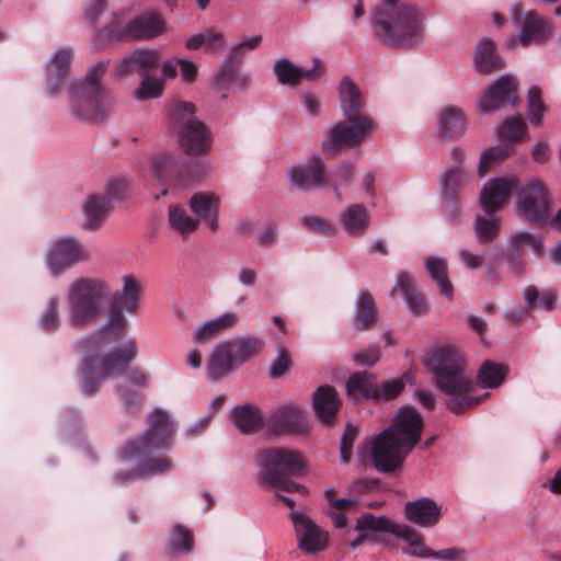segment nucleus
I'll list each match as a JSON object with an SVG mask.
<instances>
[{"label": "nucleus", "mask_w": 561, "mask_h": 561, "mask_svg": "<svg viewBox=\"0 0 561 561\" xmlns=\"http://www.w3.org/2000/svg\"><path fill=\"white\" fill-rule=\"evenodd\" d=\"M142 289V284L136 276H124L121 290L112 296L113 311L108 320L93 333L78 340L76 346L83 356L79 382L85 396L95 394L102 380L113 375L126 374L129 364L137 357L138 346L135 340H129L111 352L105 351L123 336L126 324L122 312H137Z\"/></svg>", "instance_id": "obj_1"}, {"label": "nucleus", "mask_w": 561, "mask_h": 561, "mask_svg": "<svg viewBox=\"0 0 561 561\" xmlns=\"http://www.w3.org/2000/svg\"><path fill=\"white\" fill-rule=\"evenodd\" d=\"M423 365L433 376L435 387L448 397L446 407L455 414L463 413L490 396L489 392L482 396L470 394L474 382L466 374L465 358L451 344L431 347L423 358Z\"/></svg>", "instance_id": "obj_2"}, {"label": "nucleus", "mask_w": 561, "mask_h": 561, "mask_svg": "<svg viewBox=\"0 0 561 561\" xmlns=\"http://www.w3.org/2000/svg\"><path fill=\"white\" fill-rule=\"evenodd\" d=\"M423 417L413 407H402L391 426L378 434L371 446L373 462L378 471L389 473L403 462L417 444Z\"/></svg>", "instance_id": "obj_3"}, {"label": "nucleus", "mask_w": 561, "mask_h": 561, "mask_svg": "<svg viewBox=\"0 0 561 561\" xmlns=\"http://www.w3.org/2000/svg\"><path fill=\"white\" fill-rule=\"evenodd\" d=\"M173 423L168 413L156 408L149 417V426L145 434L126 443L121 448V459H137L142 477L165 473L172 470L173 463L168 457L151 458L150 456L165 449L172 438Z\"/></svg>", "instance_id": "obj_4"}, {"label": "nucleus", "mask_w": 561, "mask_h": 561, "mask_svg": "<svg viewBox=\"0 0 561 561\" xmlns=\"http://www.w3.org/2000/svg\"><path fill=\"white\" fill-rule=\"evenodd\" d=\"M108 60L93 65L87 71L84 79L73 82L69 88L71 115L83 122H101L106 115V95L102 85L103 76L108 67Z\"/></svg>", "instance_id": "obj_5"}, {"label": "nucleus", "mask_w": 561, "mask_h": 561, "mask_svg": "<svg viewBox=\"0 0 561 561\" xmlns=\"http://www.w3.org/2000/svg\"><path fill=\"white\" fill-rule=\"evenodd\" d=\"M108 296L107 284L99 278L81 277L69 285L67 321L71 327H85L96 321L104 311Z\"/></svg>", "instance_id": "obj_6"}, {"label": "nucleus", "mask_w": 561, "mask_h": 561, "mask_svg": "<svg viewBox=\"0 0 561 561\" xmlns=\"http://www.w3.org/2000/svg\"><path fill=\"white\" fill-rule=\"evenodd\" d=\"M388 11H393L391 18L382 15L376 18L374 25L378 37L386 45L393 47L414 46L422 35V18L413 5H401L396 8L399 0H381Z\"/></svg>", "instance_id": "obj_7"}, {"label": "nucleus", "mask_w": 561, "mask_h": 561, "mask_svg": "<svg viewBox=\"0 0 561 561\" xmlns=\"http://www.w3.org/2000/svg\"><path fill=\"white\" fill-rule=\"evenodd\" d=\"M170 123L176 129L179 144L187 154L198 156L209 151L211 135L207 126L195 118V105L175 101L169 105Z\"/></svg>", "instance_id": "obj_8"}, {"label": "nucleus", "mask_w": 561, "mask_h": 561, "mask_svg": "<svg viewBox=\"0 0 561 561\" xmlns=\"http://www.w3.org/2000/svg\"><path fill=\"white\" fill-rule=\"evenodd\" d=\"M165 32V23L156 12H146L124 25V13H113L112 21L94 37L96 45L107 41L156 38Z\"/></svg>", "instance_id": "obj_9"}, {"label": "nucleus", "mask_w": 561, "mask_h": 561, "mask_svg": "<svg viewBox=\"0 0 561 561\" xmlns=\"http://www.w3.org/2000/svg\"><path fill=\"white\" fill-rule=\"evenodd\" d=\"M262 480L270 486L280 485L288 478L305 474V460L300 451L288 448L268 447L256 455Z\"/></svg>", "instance_id": "obj_10"}, {"label": "nucleus", "mask_w": 561, "mask_h": 561, "mask_svg": "<svg viewBox=\"0 0 561 561\" xmlns=\"http://www.w3.org/2000/svg\"><path fill=\"white\" fill-rule=\"evenodd\" d=\"M516 210L525 222L543 227L550 220V198L545 183L538 179H527L518 187Z\"/></svg>", "instance_id": "obj_11"}, {"label": "nucleus", "mask_w": 561, "mask_h": 561, "mask_svg": "<svg viewBox=\"0 0 561 561\" xmlns=\"http://www.w3.org/2000/svg\"><path fill=\"white\" fill-rule=\"evenodd\" d=\"M191 163L172 156H156L151 159V173L157 181L160 193L156 198L168 195L172 191H181L190 185L192 172Z\"/></svg>", "instance_id": "obj_12"}, {"label": "nucleus", "mask_w": 561, "mask_h": 561, "mask_svg": "<svg viewBox=\"0 0 561 561\" xmlns=\"http://www.w3.org/2000/svg\"><path fill=\"white\" fill-rule=\"evenodd\" d=\"M346 121L336 122L323 141V150L335 154L341 147L360 145L373 131L374 122L367 115L345 116Z\"/></svg>", "instance_id": "obj_13"}, {"label": "nucleus", "mask_w": 561, "mask_h": 561, "mask_svg": "<svg viewBox=\"0 0 561 561\" xmlns=\"http://www.w3.org/2000/svg\"><path fill=\"white\" fill-rule=\"evenodd\" d=\"M511 18L517 28V41L523 46L538 45L547 42L553 32V23L535 10L523 11L522 4L511 5Z\"/></svg>", "instance_id": "obj_14"}, {"label": "nucleus", "mask_w": 561, "mask_h": 561, "mask_svg": "<svg viewBox=\"0 0 561 561\" xmlns=\"http://www.w3.org/2000/svg\"><path fill=\"white\" fill-rule=\"evenodd\" d=\"M518 102L517 80L510 75H503L481 96L479 108L482 114H490L507 105L515 106Z\"/></svg>", "instance_id": "obj_15"}, {"label": "nucleus", "mask_w": 561, "mask_h": 561, "mask_svg": "<svg viewBox=\"0 0 561 561\" xmlns=\"http://www.w3.org/2000/svg\"><path fill=\"white\" fill-rule=\"evenodd\" d=\"M88 256V251L75 238L67 236L51 245L46 262L49 270L57 275Z\"/></svg>", "instance_id": "obj_16"}, {"label": "nucleus", "mask_w": 561, "mask_h": 561, "mask_svg": "<svg viewBox=\"0 0 561 561\" xmlns=\"http://www.w3.org/2000/svg\"><path fill=\"white\" fill-rule=\"evenodd\" d=\"M517 190L518 182L513 178H492L481 190L480 206L486 215L492 216L504 208Z\"/></svg>", "instance_id": "obj_17"}, {"label": "nucleus", "mask_w": 561, "mask_h": 561, "mask_svg": "<svg viewBox=\"0 0 561 561\" xmlns=\"http://www.w3.org/2000/svg\"><path fill=\"white\" fill-rule=\"evenodd\" d=\"M291 522L298 539V548L307 554L323 551L328 545V536L305 513L293 512Z\"/></svg>", "instance_id": "obj_18"}, {"label": "nucleus", "mask_w": 561, "mask_h": 561, "mask_svg": "<svg viewBox=\"0 0 561 561\" xmlns=\"http://www.w3.org/2000/svg\"><path fill=\"white\" fill-rule=\"evenodd\" d=\"M72 54L66 48H59L50 57L46 67L45 84L50 98L57 96L65 87L71 67Z\"/></svg>", "instance_id": "obj_19"}, {"label": "nucleus", "mask_w": 561, "mask_h": 561, "mask_svg": "<svg viewBox=\"0 0 561 561\" xmlns=\"http://www.w3.org/2000/svg\"><path fill=\"white\" fill-rule=\"evenodd\" d=\"M274 73L280 84L297 85L302 79L316 81L323 75V66L320 59H313L311 69L295 66L288 58H282L274 64Z\"/></svg>", "instance_id": "obj_20"}, {"label": "nucleus", "mask_w": 561, "mask_h": 561, "mask_svg": "<svg viewBox=\"0 0 561 561\" xmlns=\"http://www.w3.org/2000/svg\"><path fill=\"white\" fill-rule=\"evenodd\" d=\"M160 51L150 48H137L127 54L116 68L118 77L129 72H137L139 76L150 75L159 67Z\"/></svg>", "instance_id": "obj_21"}, {"label": "nucleus", "mask_w": 561, "mask_h": 561, "mask_svg": "<svg viewBox=\"0 0 561 561\" xmlns=\"http://www.w3.org/2000/svg\"><path fill=\"white\" fill-rule=\"evenodd\" d=\"M289 181L298 190L322 187L325 183L323 161L319 156H311L305 165L290 169Z\"/></svg>", "instance_id": "obj_22"}, {"label": "nucleus", "mask_w": 561, "mask_h": 561, "mask_svg": "<svg viewBox=\"0 0 561 561\" xmlns=\"http://www.w3.org/2000/svg\"><path fill=\"white\" fill-rule=\"evenodd\" d=\"M266 426L276 435L293 434L302 432L307 426V421L301 409L283 407L270 415Z\"/></svg>", "instance_id": "obj_23"}, {"label": "nucleus", "mask_w": 561, "mask_h": 561, "mask_svg": "<svg viewBox=\"0 0 561 561\" xmlns=\"http://www.w3.org/2000/svg\"><path fill=\"white\" fill-rule=\"evenodd\" d=\"M404 515L410 523L428 528L439 522L442 507L430 497H421L405 503Z\"/></svg>", "instance_id": "obj_24"}, {"label": "nucleus", "mask_w": 561, "mask_h": 561, "mask_svg": "<svg viewBox=\"0 0 561 561\" xmlns=\"http://www.w3.org/2000/svg\"><path fill=\"white\" fill-rule=\"evenodd\" d=\"M190 208L198 224L205 221L211 231L218 228L219 198L215 194L195 193L190 199Z\"/></svg>", "instance_id": "obj_25"}, {"label": "nucleus", "mask_w": 561, "mask_h": 561, "mask_svg": "<svg viewBox=\"0 0 561 561\" xmlns=\"http://www.w3.org/2000/svg\"><path fill=\"white\" fill-rule=\"evenodd\" d=\"M312 405L318 419L331 424L341 407L335 388L329 385L320 386L313 394Z\"/></svg>", "instance_id": "obj_26"}, {"label": "nucleus", "mask_w": 561, "mask_h": 561, "mask_svg": "<svg viewBox=\"0 0 561 561\" xmlns=\"http://www.w3.org/2000/svg\"><path fill=\"white\" fill-rule=\"evenodd\" d=\"M378 320V310L373 295L367 290L358 293L353 316L354 325L360 331L370 330Z\"/></svg>", "instance_id": "obj_27"}, {"label": "nucleus", "mask_w": 561, "mask_h": 561, "mask_svg": "<svg viewBox=\"0 0 561 561\" xmlns=\"http://www.w3.org/2000/svg\"><path fill=\"white\" fill-rule=\"evenodd\" d=\"M369 221L368 210L363 204L348 205L340 216V225L348 236L365 233Z\"/></svg>", "instance_id": "obj_28"}, {"label": "nucleus", "mask_w": 561, "mask_h": 561, "mask_svg": "<svg viewBox=\"0 0 561 561\" xmlns=\"http://www.w3.org/2000/svg\"><path fill=\"white\" fill-rule=\"evenodd\" d=\"M234 364L243 365L262 350L264 341L256 336H238L225 342Z\"/></svg>", "instance_id": "obj_29"}, {"label": "nucleus", "mask_w": 561, "mask_h": 561, "mask_svg": "<svg viewBox=\"0 0 561 561\" xmlns=\"http://www.w3.org/2000/svg\"><path fill=\"white\" fill-rule=\"evenodd\" d=\"M424 266L439 293L451 300L454 298V287L448 277L446 259L435 255L427 256L424 259Z\"/></svg>", "instance_id": "obj_30"}, {"label": "nucleus", "mask_w": 561, "mask_h": 561, "mask_svg": "<svg viewBox=\"0 0 561 561\" xmlns=\"http://www.w3.org/2000/svg\"><path fill=\"white\" fill-rule=\"evenodd\" d=\"M346 391L348 397L355 401L363 398L375 399L378 397V385L373 374L355 373L346 380Z\"/></svg>", "instance_id": "obj_31"}, {"label": "nucleus", "mask_w": 561, "mask_h": 561, "mask_svg": "<svg viewBox=\"0 0 561 561\" xmlns=\"http://www.w3.org/2000/svg\"><path fill=\"white\" fill-rule=\"evenodd\" d=\"M474 65L477 70L482 73H490L504 68V61L496 53V46L491 39L483 38L478 43L474 53Z\"/></svg>", "instance_id": "obj_32"}, {"label": "nucleus", "mask_w": 561, "mask_h": 561, "mask_svg": "<svg viewBox=\"0 0 561 561\" xmlns=\"http://www.w3.org/2000/svg\"><path fill=\"white\" fill-rule=\"evenodd\" d=\"M339 100L344 116L364 115L360 91L350 77H344L340 82Z\"/></svg>", "instance_id": "obj_33"}, {"label": "nucleus", "mask_w": 561, "mask_h": 561, "mask_svg": "<svg viewBox=\"0 0 561 561\" xmlns=\"http://www.w3.org/2000/svg\"><path fill=\"white\" fill-rule=\"evenodd\" d=\"M233 365L234 362L227 345L221 342L214 346L207 359L208 376L213 380H218L229 374Z\"/></svg>", "instance_id": "obj_34"}, {"label": "nucleus", "mask_w": 561, "mask_h": 561, "mask_svg": "<svg viewBox=\"0 0 561 561\" xmlns=\"http://www.w3.org/2000/svg\"><path fill=\"white\" fill-rule=\"evenodd\" d=\"M400 290L410 311L414 314H422L426 309V302L422 295H420L413 286V280L410 274L400 273L397 277V284L391 290L393 295Z\"/></svg>", "instance_id": "obj_35"}, {"label": "nucleus", "mask_w": 561, "mask_h": 561, "mask_svg": "<svg viewBox=\"0 0 561 561\" xmlns=\"http://www.w3.org/2000/svg\"><path fill=\"white\" fill-rule=\"evenodd\" d=\"M439 134L445 138H456L466 130L465 114L461 108L449 106L439 115Z\"/></svg>", "instance_id": "obj_36"}, {"label": "nucleus", "mask_w": 561, "mask_h": 561, "mask_svg": "<svg viewBox=\"0 0 561 561\" xmlns=\"http://www.w3.org/2000/svg\"><path fill=\"white\" fill-rule=\"evenodd\" d=\"M111 208V201L104 195H92L88 198L84 208V225L88 229H98L105 220Z\"/></svg>", "instance_id": "obj_37"}, {"label": "nucleus", "mask_w": 561, "mask_h": 561, "mask_svg": "<svg viewBox=\"0 0 561 561\" xmlns=\"http://www.w3.org/2000/svg\"><path fill=\"white\" fill-rule=\"evenodd\" d=\"M507 367L492 360H485L477 374V385L481 389L499 388L507 376Z\"/></svg>", "instance_id": "obj_38"}, {"label": "nucleus", "mask_w": 561, "mask_h": 561, "mask_svg": "<svg viewBox=\"0 0 561 561\" xmlns=\"http://www.w3.org/2000/svg\"><path fill=\"white\" fill-rule=\"evenodd\" d=\"M394 536L409 545V548L403 549L404 553L423 559L433 558L434 550L425 545L421 534L408 525L399 524Z\"/></svg>", "instance_id": "obj_39"}, {"label": "nucleus", "mask_w": 561, "mask_h": 561, "mask_svg": "<svg viewBox=\"0 0 561 561\" xmlns=\"http://www.w3.org/2000/svg\"><path fill=\"white\" fill-rule=\"evenodd\" d=\"M169 225L173 231L182 238H187L198 227V218L191 216L187 209L181 205H171L168 211Z\"/></svg>", "instance_id": "obj_40"}, {"label": "nucleus", "mask_w": 561, "mask_h": 561, "mask_svg": "<svg viewBox=\"0 0 561 561\" xmlns=\"http://www.w3.org/2000/svg\"><path fill=\"white\" fill-rule=\"evenodd\" d=\"M231 420L236 427L244 434L253 433L262 427L260 410L251 405H238L231 411Z\"/></svg>", "instance_id": "obj_41"}, {"label": "nucleus", "mask_w": 561, "mask_h": 561, "mask_svg": "<svg viewBox=\"0 0 561 561\" xmlns=\"http://www.w3.org/2000/svg\"><path fill=\"white\" fill-rule=\"evenodd\" d=\"M188 50L203 48L206 51L221 53L224 50V36L219 32L206 30L191 36L185 44Z\"/></svg>", "instance_id": "obj_42"}, {"label": "nucleus", "mask_w": 561, "mask_h": 561, "mask_svg": "<svg viewBox=\"0 0 561 561\" xmlns=\"http://www.w3.org/2000/svg\"><path fill=\"white\" fill-rule=\"evenodd\" d=\"M513 152L511 144L493 146L485 149L481 156L478 164V175L483 178L496 163H500Z\"/></svg>", "instance_id": "obj_43"}, {"label": "nucleus", "mask_w": 561, "mask_h": 561, "mask_svg": "<svg viewBox=\"0 0 561 561\" xmlns=\"http://www.w3.org/2000/svg\"><path fill=\"white\" fill-rule=\"evenodd\" d=\"M398 526L399 524L392 522L386 516L376 517L375 515L367 513L357 518L355 529L367 534L381 531L389 533L394 536Z\"/></svg>", "instance_id": "obj_44"}, {"label": "nucleus", "mask_w": 561, "mask_h": 561, "mask_svg": "<svg viewBox=\"0 0 561 561\" xmlns=\"http://www.w3.org/2000/svg\"><path fill=\"white\" fill-rule=\"evenodd\" d=\"M468 175L461 169L447 168L440 179V196H460L459 190L465 185Z\"/></svg>", "instance_id": "obj_45"}, {"label": "nucleus", "mask_w": 561, "mask_h": 561, "mask_svg": "<svg viewBox=\"0 0 561 561\" xmlns=\"http://www.w3.org/2000/svg\"><path fill=\"white\" fill-rule=\"evenodd\" d=\"M60 324L59 300L56 297H51L38 318V328L45 333H54L58 331Z\"/></svg>", "instance_id": "obj_46"}, {"label": "nucleus", "mask_w": 561, "mask_h": 561, "mask_svg": "<svg viewBox=\"0 0 561 561\" xmlns=\"http://www.w3.org/2000/svg\"><path fill=\"white\" fill-rule=\"evenodd\" d=\"M163 88V78H158L153 73L141 76L140 84L134 91V98L139 101L157 99L162 95Z\"/></svg>", "instance_id": "obj_47"}, {"label": "nucleus", "mask_w": 561, "mask_h": 561, "mask_svg": "<svg viewBox=\"0 0 561 561\" xmlns=\"http://www.w3.org/2000/svg\"><path fill=\"white\" fill-rule=\"evenodd\" d=\"M524 298L530 309L549 311L554 306V296L551 291L539 293L535 286H528L524 290Z\"/></svg>", "instance_id": "obj_48"}, {"label": "nucleus", "mask_w": 561, "mask_h": 561, "mask_svg": "<svg viewBox=\"0 0 561 561\" xmlns=\"http://www.w3.org/2000/svg\"><path fill=\"white\" fill-rule=\"evenodd\" d=\"M527 118L529 123L533 125H540L543 113L546 112V106L541 101V91L538 87H530L527 95Z\"/></svg>", "instance_id": "obj_49"}, {"label": "nucleus", "mask_w": 561, "mask_h": 561, "mask_svg": "<svg viewBox=\"0 0 561 561\" xmlns=\"http://www.w3.org/2000/svg\"><path fill=\"white\" fill-rule=\"evenodd\" d=\"M500 222L495 218L478 216L474 221V232L479 242L493 241L499 233Z\"/></svg>", "instance_id": "obj_50"}, {"label": "nucleus", "mask_w": 561, "mask_h": 561, "mask_svg": "<svg viewBox=\"0 0 561 561\" xmlns=\"http://www.w3.org/2000/svg\"><path fill=\"white\" fill-rule=\"evenodd\" d=\"M170 549L174 552L188 553L193 549V534L184 526H174L171 538Z\"/></svg>", "instance_id": "obj_51"}, {"label": "nucleus", "mask_w": 561, "mask_h": 561, "mask_svg": "<svg viewBox=\"0 0 561 561\" xmlns=\"http://www.w3.org/2000/svg\"><path fill=\"white\" fill-rule=\"evenodd\" d=\"M527 135V126L520 117H513L503 123L499 129L502 139L517 141Z\"/></svg>", "instance_id": "obj_52"}, {"label": "nucleus", "mask_w": 561, "mask_h": 561, "mask_svg": "<svg viewBox=\"0 0 561 561\" xmlns=\"http://www.w3.org/2000/svg\"><path fill=\"white\" fill-rule=\"evenodd\" d=\"M412 374L405 373L400 379H394L378 386V397L376 399L392 400L397 398L404 389L405 382L412 381Z\"/></svg>", "instance_id": "obj_53"}, {"label": "nucleus", "mask_w": 561, "mask_h": 561, "mask_svg": "<svg viewBox=\"0 0 561 561\" xmlns=\"http://www.w3.org/2000/svg\"><path fill=\"white\" fill-rule=\"evenodd\" d=\"M356 502L352 499H339L332 503V510L329 513L330 518L337 528L347 525V518L344 512L355 508Z\"/></svg>", "instance_id": "obj_54"}, {"label": "nucleus", "mask_w": 561, "mask_h": 561, "mask_svg": "<svg viewBox=\"0 0 561 561\" xmlns=\"http://www.w3.org/2000/svg\"><path fill=\"white\" fill-rule=\"evenodd\" d=\"M291 366V358L290 354L288 353L287 348L284 344H278L277 346V357L273 362L271 368H270V376L272 378H279L282 377Z\"/></svg>", "instance_id": "obj_55"}, {"label": "nucleus", "mask_w": 561, "mask_h": 561, "mask_svg": "<svg viewBox=\"0 0 561 561\" xmlns=\"http://www.w3.org/2000/svg\"><path fill=\"white\" fill-rule=\"evenodd\" d=\"M119 401L128 414H136L142 405V398L139 393L128 390L126 387L117 388Z\"/></svg>", "instance_id": "obj_56"}, {"label": "nucleus", "mask_w": 561, "mask_h": 561, "mask_svg": "<svg viewBox=\"0 0 561 561\" xmlns=\"http://www.w3.org/2000/svg\"><path fill=\"white\" fill-rule=\"evenodd\" d=\"M357 436V427L347 424L341 437L340 457L342 463H348L352 457L353 444Z\"/></svg>", "instance_id": "obj_57"}, {"label": "nucleus", "mask_w": 561, "mask_h": 561, "mask_svg": "<svg viewBox=\"0 0 561 561\" xmlns=\"http://www.w3.org/2000/svg\"><path fill=\"white\" fill-rule=\"evenodd\" d=\"M300 222L305 229L316 234L329 236L333 231L332 225L320 216H305L300 219Z\"/></svg>", "instance_id": "obj_58"}, {"label": "nucleus", "mask_w": 561, "mask_h": 561, "mask_svg": "<svg viewBox=\"0 0 561 561\" xmlns=\"http://www.w3.org/2000/svg\"><path fill=\"white\" fill-rule=\"evenodd\" d=\"M106 9L105 0H90L84 9V20L88 21L91 26L96 27L100 16L104 14Z\"/></svg>", "instance_id": "obj_59"}, {"label": "nucleus", "mask_w": 561, "mask_h": 561, "mask_svg": "<svg viewBox=\"0 0 561 561\" xmlns=\"http://www.w3.org/2000/svg\"><path fill=\"white\" fill-rule=\"evenodd\" d=\"M433 559L439 561H467L469 559V552L465 548L451 547L434 550Z\"/></svg>", "instance_id": "obj_60"}, {"label": "nucleus", "mask_w": 561, "mask_h": 561, "mask_svg": "<svg viewBox=\"0 0 561 561\" xmlns=\"http://www.w3.org/2000/svg\"><path fill=\"white\" fill-rule=\"evenodd\" d=\"M460 196H440L442 208L444 216L450 220L456 221L461 217V208L459 206Z\"/></svg>", "instance_id": "obj_61"}, {"label": "nucleus", "mask_w": 561, "mask_h": 561, "mask_svg": "<svg viewBox=\"0 0 561 561\" xmlns=\"http://www.w3.org/2000/svg\"><path fill=\"white\" fill-rule=\"evenodd\" d=\"M220 333L216 329L214 322L210 320L205 321L198 325L193 332V340L199 344H206L215 339Z\"/></svg>", "instance_id": "obj_62"}, {"label": "nucleus", "mask_w": 561, "mask_h": 561, "mask_svg": "<svg viewBox=\"0 0 561 561\" xmlns=\"http://www.w3.org/2000/svg\"><path fill=\"white\" fill-rule=\"evenodd\" d=\"M380 357L379 350L375 346H369L360 352L354 354L353 359L360 366H374Z\"/></svg>", "instance_id": "obj_63"}, {"label": "nucleus", "mask_w": 561, "mask_h": 561, "mask_svg": "<svg viewBox=\"0 0 561 561\" xmlns=\"http://www.w3.org/2000/svg\"><path fill=\"white\" fill-rule=\"evenodd\" d=\"M234 76V67L232 62L226 59L215 77V82L218 85L228 88L233 81Z\"/></svg>", "instance_id": "obj_64"}]
</instances>
